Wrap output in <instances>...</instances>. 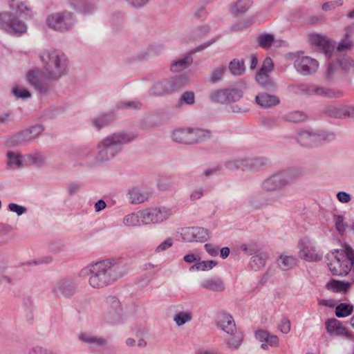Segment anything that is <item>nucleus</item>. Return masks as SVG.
<instances>
[{
	"label": "nucleus",
	"mask_w": 354,
	"mask_h": 354,
	"mask_svg": "<svg viewBox=\"0 0 354 354\" xmlns=\"http://www.w3.org/2000/svg\"><path fill=\"white\" fill-rule=\"evenodd\" d=\"M38 57L41 70H29L26 73V80L39 95H46L52 91L51 83L58 82L68 74L70 62L64 53L54 48L41 50Z\"/></svg>",
	"instance_id": "f257e3e1"
},
{
	"label": "nucleus",
	"mask_w": 354,
	"mask_h": 354,
	"mask_svg": "<svg viewBox=\"0 0 354 354\" xmlns=\"http://www.w3.org/2000/svg\"><path fill=\"white\" fill-rule=\"evenodd\" d=\"M136 136L125 131H118L103 138L95 146L93 155V165H104L114 159Z\"/></svg>",
	"instance_id": "f03ea898"
},
{
	"label": "nucleus",
	"mask_w": 354,
	"mask_h": 354,
	"mask_svg": "<svg viewBox=\"0 0 354 354\" xmlns=\"http://www.w3.org/2000/svg\"><path fill=\"white\" fill-rule=\"evenodd\" d=\"M118 266L113 260H104L92 263L81 269L79 277L85 279L88 277L89 286L95 289H102L113 284L122 274L118 273Z\"/></svg>",
	"instance_id": "7ed1b4c3"
},
{
	"label": "nucleus",
	"mask_w": 354,
	"mask_h": 354,
	"mask_svg": "<svg viewBox=\"0 0 354 354\" xmlns=\"http://www.w3.org/2000/svg\"><path fill=\"white\" fill-rule=\"evenodd\" d=\"M12 11H3L0 12V29L9 34H21L26 31L27 26L18 17L27 7L22 3L15 2L14 0L10 3Z\"/></svg>",
	"instance_id": "20e7f679"
},
{
	"label": "nucleus",
	"mask_w": 354,
	"mask_h": 354,
	"mask_svg": "<svg viewBox=\"0 0 354 354\" xmlns=\"http://www.w3.org/2000/svg\"><path fill=\"white\" fill-rule=\"evenodd\" d=\"M327 265L334 275H346L349 271L354 272V252L347 246L344 251L335 250L326 256Z\"/></svg>",
	"instance_id": "39448f33"
},
{
	"label": "nucleus",
	"mask_w": 354,
	"mask_h": 354,
	"mask_svg": "<svg viewBox=\"0 0 354 354\" xmlns=\"http://www.w3.org/2000/svg\"><path fill=\"white\" fill-rule=\"evenodd\" d=\"M187 83V78L183 75L163 80L153 86L151 93L155 95L169 94L181 88Z\"/></svg>",
	"instance_id": "423d86ee"
},
{
	"label": "nucleus",
	"mask_w": 354,
	"mask_h": 354,
	"mask_svg": "<svg viewBox=\"0 0 354 354\" xmlns=\"http://www.w3.org/2000/svg\"><path fill=\"white\" fill-rule=\"evenodd\" d=\"M47 24L55 30L65 32L74 27L75 19L72 12L64 11L50 15L47 17Z\"/></svg>",
	"instance_id": "0eeeda50"
},
{
	"label": "nucleus",
	"mask_w": 354,
	"mask_h": 354,
	"mask_svg": "<svg viewBox=\"0 0 354 354\" xmlns=\"http://www.w3.org/2000/svg\"><path fill=\"white\" fill-rule=\"evenodd\" d=\"M173 214L172 209L167 207H158L141 211L143 225L160 223L167 221Z\"/></svg>",
	"instance_id": "6e6552de"
},
{
	"label": "nucleus",
	"mask_w": 354,
	"mask_h": 354,
	"mask_svg": "<svg viewBox=\"0 0 354 354\" xmlns=\"http://www.w3.org/2000/svg\"><path fill=\"white\" fill-rule=\"evenodd\" d=\"M104 319L109 323L120 322L122 317V307L120 300L113 295H109L104 299Z\"/></svg>",
	"instance_id": "1a4fd4ad"
},
{
	"label": "nucleus",
	"mask_w": 354,
	"mask_h": 354,
	"mask_svg": "<svg viewBox=\"0 0 354 354\" xmlns=\"http://www.w3.org/2000/svg\"><path fill=\"white\" fill-rule=\"evenodd\" d=\"M296 176L293 171H283L270 176L267 179V190L279 189L293 182Z\"/></svg>",
	"instance_id": "9d476101"
},
{
	"label": "nucleus",
	"mask_w": 354,
	"mask_h": 354,
	"mask_svg": "<svg viewBox=\"0 0 354 354\" xmlns=\"http://www.w3.org/2000/svg\"><path fill=\"white\" fill-rule=\"evenodd\" d=\"M181 236L186 242H205L211 238V233L204 227H190L183 229Z\"/></svg>",
	"instance_id": "9b49d317"
},
{
	"label": "nucleus",
	"mask_w": 354,
	"mask_h": 354,
	"mask_svg": "<svg viewBox=\"0 0 354 354\" xmlns=\"http://www.w3.org/2000/svg\"><path fill=\"white\" fill-rule=\"evenodd\" d=\"M296 70L304 75H311L317 71V61L308 56H298L294 62Z\"/></svg>",
	"instance_id": "f8f14e48"
},
{
	"label": "nucleus",
	"mask_w": 354,
	"mask_h": 354,
	"mask_svg": "<svg viewBox=\"0 0 354 354\" xmlns=\"http://www.w3.org/2000/svg\"><path fill=\"white\" fill-rule=\"evenodd\" d=\"M51 290L56 297L69 298L75 293L76 286L71 279H63L57 282Z\"/></svg>",
	"instance_id": "ddd939ff"
},
{
	"label": "nucleus",
	"mask_w": 354,
	"mask_h": 354,
	"mask_svg": "<svg viewBox=\"0 0 354 354\" xmlns=\"http://www.w3.org/2000/svg\"><path fill=\"white\" fill-rule=\"evenodd\" d=\"M43 131L44 128L41 125L32 126L14 135L11 138V143L13 145H21L35 138Z\"/></svg>",
	"instance_id": "4468645a"
},
{
	"label": "nucleus",
	"mask_w": 354,
	"mask_h": 354,
	"mask_svg": "<svg viewBox=\"0 0 354 354\" xmlns=\"http://www.w3.org/2000/svg\"><path fill=\"white\" fill-rule=\"evenodd\" d=\"M299 255L301 258L308 261H316L322 259L312 241L308 239H303L299 242Z\"/></svg>",
	"instance_id": "2eb2a0df"
},
{
	"label": "nucleus",
	"mask_w": 354,
	"mask_h": 354,
	"mask_svg": "<svg viewBox=\"0 0 354 354\" xmlns=\"http://www.w3.org/2000/svg\"><path fill=\"white\" fill-rule=\"evenodd\" d=\"M79 339L87 344L92 352H98L101 348L107 346V339L94 335L90 333H81L78 335Z\"/></svg>",
	"instance_id": "dca6fc26"
},
{
	"label": "nucleus",
	"mask_w": 354,
	"mask_h": 354,
	"mask_svg": "<svg viewBox=\"0 0 354 354\" xmlns=\"http://www.w3.org/2000/svg\"><path fill=\"white\" fill-rule=\"evenodd\" d=\"M326 330L332 336L351 337V334L346 327L335 319H329L326 322Z\"/></svg>",
	"instance_id": "f3484780"
},
{
	"label": "nucleus",
	"mask_w": 354,
	"mask_h": 354,
	"mask_svg": "<svg viewBox=\"0 0 354 354\" xmlns=\"http://www.w3.org/2000/svg\"><path fill=\"white\" fill-rule=\"evenodd\" d=\"M326 113L329 116L338 118L354 117V108L345 106H330L326 109Z\"/></svg>",
	"instance_id": "a211bd4d"
},
{
	"label": "nucleus",
	"mask_w": 354,
	"mask_h": 354,
	"mask_svg": "<svg viewBox=\"0 0 354 354\" xmlns=\"http://www.w3.org/2000/svg\"><path fill=\"white\" fill-rule=\"evenodd\" d=\"M217 326L227 334L234 333L236 330L235 322L230 314H221L217 321Z\"/></svg>",
	"instance_id": "6ab92c4d"
},
{
	"label": "nucleus",
	"mask_w": 354,
	"mask_h": 354,
	"mask_svg": "<svg viewBox=\"0 0 354 354\" xmlns=\"http://www.w3.org/2000/svg\"><path fill=\"white\" fill-rule=\"evenodd\" d=\"M297 139L301 145L306 147H313L317 145L319 136L310 131H301L298 133Z\"/></svg>",
	"instance_id": "aec40b11"
},
{
	"label": "nucleus",
	"mask_w": 354,
	"mask_h": 354,
	"mask_svg": "<svg viewBox=\"0 0 354 354\" xmlns=\"http://www.w3.org/2000/svg\"><path fill=\"white\" fill-rule=\"evenodd\" d=\"M127 196L131 204H140L147 201L151 194L138 187H133L128 191Z\"/></svg>",
	"instance_id": "412c9836"
},
{
	"label": "nucleus",
	"mask_w": 354,
	"mask_h": 354,
	"mask_svg": "<svg viewBox=\"0 0 354 354\" xmlns=\"http://www.w3.org/2000/svg\"><path fill=\"white\" fill-rule=\"evenodd\" d=\"M189 129V145L196 144L209 140L211 132L209 130L195 128Z\"/></svg>",
	"instance_id": "4be33fe9"
},
{
	"label": "nucleus",
	"mask_w": 354,
	"mask_h": 354,
	"mask_svg": "<svg viewBox=\"0 0 354 354\" xmlns=\"http://www.w3.org/2000/svg\"><path fill=\"white\" fill-rule=\"evenodd\" d=\"M200 286L214 292H222L225 288L223 280L218 277L205 279L201 283Z\"/></svg>",
	"instance_id": "5701e85b"
},
{
	"label": "nucleus",
	"mask_w": 354,
	"mask_h": 354,
	"mask_svg": "<svg viewBox=\"0 0 354 354\" xmlns=\"http://www.w3.org/2000/svg\"><path fill=\"white\" fill-rule=\"evenodd\" d=\"M265 160L263 157L243 159V171L257 172L263 169Z\"/></svg>",
	"instance_id": "b1692460"
},
{
	"label": "nucleus",
	"mask_w": 354,
	"mask_h": 354,
	"mask_svg": "<svg viewBox=\"0 0 354 354\" xmlns=\"http://www.w3.org/2000/svg\"><path fill=\"white\" fill-rule=\"evenodd\" d=\"M314 95L328 98H337L343 95V91L337 88H330L321 86H314Z\"/></svg>",
	"instance_id": "393cba45"
},
{
	"label": "nucleus",
	"mask_w": 354,
	"mask_h": 354,
	"mask_svg": "<svg viewBox=\"0 0 354 354\" xmlns=\"http://www.w3.org/2000/svg\"><path fill=\"white\" fill-rule=\"evenodd\" d=\"M243 341V335L241 332L236 330L234 333L227 334L225 337L227 346L230 349L236 350L239 348Z\"/></svg>",
	"instance_id": "a878e982"
},
{
	"label": "nucleus",
	"mask_w": 354,
	"mask_h": 354,
	"mask_svg": "<svg viewBox=\"0 0 354 354\" xmlns=\"http://www.w3.org/2000/svg\"><path fill=\"white\" fill-rule=\"evenodd\" d=\"M279 268L284 271L292 269L297 264V259L292 255L281 254L277 260Z\"/></svg>",
	"instance_id": "bb28decb"
},
{
	"label": "nucleus",
	"mask_w": 354,
	"mask_h": 354,
	"mask_svg": "<svg viewBox=\"0 0 354 354\" xmlns=\"http://www.w3.org/2000/svg\"><path fill=\"white\" fill-rule=\"evenodd\" d=\"M24 160L30 164H33L38 167H41L46 164L45 156L40 152L36 151L32 153L23 156Z\"/></svg>",
	"instance_id": "cd10ccee"
},
{
	"label": "nucleus",
	"mask_w": 354,
	"mask_h": 354,
	"mask_svg": "<svg viewBox=\"0 0 354 354\" xmlns=\"http://www.w3.org/2000/svg\"><path fill=\"white\" fill-rule=\"evenodd\" d=\"M192 62L193 59L190 55L185 56L182 58L174 61V62L171 64V70L173 72L181 71L190 66Z\"/></svg>",
	"instance_id": "c85d7f7f"
},
{
	"label": "nucleus",
	"mask_w": 354,
	"mask_h": 354,
	"mask_svg": "<svg viewBox=\"0 0 354 354\" xmlns=\"http://www.w3.org/2000/svg\"><path fill=\"white\" fill-rule=\"evenodd\" d=\"M229 70L234 76L242 75L245 71L244 60L232 59L229 64Z\"/></svg>",
	"instance_id": "c756f323"
},
{
	"label": "nucleus",
	"mask_w": 354,
	"mask_h": 354,
	"mask_svg": "<svg viewBox=\"0 0 354 354\" xmlns=\"http://www.w3.org/2000/svg\"><path fill=\"white\" fill-rule=\"evenodd\" d=\"M172 139L178 142L189 145V129H180L173 131Z\"/></svg>",
	"instance_id": "7c9ffc66"
},
{
	"label": "nucleus",
	"mask_w": 354,
	"mask_h": 354,
	"mask_svg": "<svg viewBox=\"0 0 354 354\" xmlns=\"http://www.w3.org/2000/svg\"><path fill=\"white\" fill-rule=\"evenodd\" d=\"M351 283L348 282L333 279L328 282L326 286L328 290L333 292H344L348 289Z\"/></svg>",
	"instance_id": "2f4dec72"
},
{
	"label": "nucleus",
	"mask_w": 354,
	"mask_h": 354,
	"mask_svg": "<svg viewBox=\"0 0 354 354\" xmlns=\"http://www.w3.org/2000/svg\"><path fill=\"white\" fill-rule=\"evenodd\" d=\"M123 224L128 227H136L142 224L141 211L125 216L123 218Z\"/></svg>",
	"instance_id": "473e14b6"
},
{
	"label": "nucleus",
	"mask_w": 354,
	"mask_h": 354,
	"mask_svg": "<svg viewBox=\"0 0 354 354\" xmlns=\"http://www.w3.org/2000/svg\"><path fill=\"white\" fill-rule=\"evenodd\" d=\"M8 158V166L12 168H20L23 167V156L13 151H8L6 154Z\"/></svg>",
	"instance_id": "72a5a7b5"
},
{
	"label": "nucleus",
	"mask_w": 354,
	"mask_h": 354,
	"mask_svg": "<svg viewBox=\"0 0 354 354\" xmlns=\"http://www.w3.org/2000/svg\"><path fill=\"white\" fill-rule=\"evenodd\" d=\"M226 103L236 102L243 97V92L237 88H225Z\"/></svg>",
	"instance_id": "f704fd0d"
},
{
	"label": "nucleus",
	"mask_w": 354,
	"mask_h": 354,
	"mask_svg": "<svg viewBox=\"0 0 354 354\" xmlns=\"http://www.w3.org/2000/svg\"><path fill=\"white\" fill-rule=\"evenodd\" d=\"M306 118V115L305 113L299 111H290L284 115L286 120L294 123L303 122Z\"/></svg>",
	"instance_id": "c9c22d12"
},
{
	"label": "nucleus",
	"mask_w": 354,
	"mask_h": 354,
	"mask_svg": "<svg viewBox=\"0 0 354 354\" xmlns=\"http://www.w3.org/2000/svg\"><path fill=\"white\" fill-rule=\"evenodd\" d=\"M218 265L217 261L215 260H209V261H199L195 265L192 266L190 268V270H197L201 271H207L212 269L215 266Z\"/></svg>",
	"instance_id": "e433bc0d"
},
{
	"label": "nucleus",
	"mask_w": 354,
	"mask_h": 354,
	"mask_svg": "<svg viewBox=\"0 0 354 354\" xmlns=\"http://www.w3.org/2000/svg\"><path fill=\"white\" fill-rule=\"evenodd\" d=\"M195 102V95L192 91L184 92L178 102L177 106L178 108L182 107L183 105H192Z\"/></svg>",
	"instance_id": "4c0bfd02"
},
{
	"label": "nucleus",
	"mask_w": 354,
	"mask_h": 354,
	"mask_svg": "<svg viewBox=\"0 0 354 354\" xmlns=\"http://www.w3.org/2000/svg\"><path fill=\"white\" fill-rule=\"evenodd\" d=\"M111 118L106 114H102L92 120L93 127L97 130H100L103 127L109 124L111 122Z\"/></svg>",
	"instance_id": "58836bf2"
},
{
	"label": "nucleus",
	"mask_w": 354,
	"mask_h": 354,
	"mask_svg": "<svg viewBox=\"0 0 354 354\" xmlns=\"http://www.w3.org/2000/svg\"><path fill=\"white\" fill-rule=\"evenodd\" d=\"M192 319V313L191 312L181 311L176 314L174 317V321L176 324L178 326H183L187 322H190Z\"/></svg>",
	"instance_id": "ea45409f"
},
{
	"label": "nucleus",
	"mask_w": 354,
	"mask_h": 354,
	"mask_svg": "<svg viewBox=\"0 0 354 354\" xmlns=\"http://www.w3.org/2000/svg\"><path fill=\"white\" fill-rule=\"evenodd\" d=\"M353 306L345 303L339 304L335 308V315L337 317H345L352 313Z\"/></svg>",
	"instance_id": "a19ab883"
},
{
	"label": "nucleus",
	"mask_w": 354,
	"mask_h": 354,
	"mask_svg": "<svg viewBox=\"0 0 354 354\" xmlns=\"http://www.w3.org/2000/svg\"><path fill=\"white\" fill-rule=\"evenodd\" d=\"M352 35L353 31L351 30H348L345 35V37L342 39L337 46V50L339 51L348 50L353 47V41L351 40Z\"/></svg>",
	"instance_id": "79ce46f5"
},
{
	"label": "nucleus",
	"mask_w": 354,
	"mask_h": 354,
	"mask_svg": "<svg viewBox=\"0 0 354 354\" xmlns=\"http://www.w3.org/2000/svg\"><path fill=\"white\" fill-rule=\"evenodd\" d=\"M209 99L213 102L225 104V89H218L212 91L209 93Z\"/></svg>",
	"instance_id": "37998d69"
},
{
	"label": "nucleus",
	"mask_w": 354,
	"mask_h": 354,
	"mask_svg": "<svg viewBox=\"0 0 354 354\" xmlns=\"http://www.w3.org/2000/svg\"><path fill=\"white\" fill-rule=\"evenodd\" d=\"M256 21L255 17H250L246 19H243L239 21L234 23L231 29L234 31L239 30L245 28L249 27Z\"/></svg>",
	"instance_id": "c03bdc74"
},
{
	"label": "nucleus",
	"mask_w": 354,
	"mask_h": 354,
	"mask_svg": "<svg viewBox=\"0 0 354 354\" xmlns=\"http://www.w3.org/2000/svg\"><path fill=\"white\" fill-rule=\"evenodd\" d=\"M266 263V259L264 255L256 254L252 256L250 261V266L254 270H258L264 267Z\"/></svg>",
	"instance_id": "a18cd8bd"
},
{
	"label": "nucleus",
	"mask_w": 354,
	"mask_h": 354,
	"mask_svg": "<svg viewBox=\"0 0 354 354\" xmlns=\"http://www.w3.org/2000/svg\"><path fill=\"white\" fill-rule=\"evenodd\" d=\"M251 0H238L233 7V12L243 13L248 10L252 6Z\"/></svg>",
	"instance_id": "49530a36"
},
{
	"label": "nucleus",
	"mask_w": 354,
	"mask_h": 354,
	"mask_svg": "<svg viewBox=\"0 0 354 354\" xmlns=\"http://www.w3.org/2000/svg\"><path fill=\"white\" fill-rule=\"evenodd\" d=\"M225 167L230 171L241 169L243 167V159H230L225 162Z\"/></svg>",
	"instance_id": "de8ad7c7"
},
{
	"label": "nucleus",
	"mask_w": 354,
	"mask_h": 354,
	"mask_svg": "<svg viewBox=\"0 0 354 354\" xmlns=\"http://www.w3.org/2000/svg\"><path fill=\"white\" fill-rule=\"evenodd\" d=\"M7 260L4 254L0 253V283L6 282L10 283L11 282L10 278L3 274V272L6 268Z\"/></svg>",
	"instance_id": "09e8293b"
},
{
	"label": "nucleus",
	"mask_w": 354,
	"mask_h": 354,
	"mask_svg": "<svg viewBox=\"0 0 354 354\" xmlns=\"http://www.w3.org/2000/svg\"><path fill=\"white\" fill-rule=\"evenodd\" d=\"M241 249L248 255L257 254L260 250L259 245L256 242H250L241 245Z\"/></svg>",
	"instance_id": "8fccbe9b"
},
{
	"label": "nucleus",
	"mask_w": 354,
	"mask_h": 354,
	"mask_svg": "<svg viewBox=\"0 0 354 354\" xmlns=\"http://www.w3.org/2000/svg\"><path fill=\"white\" fill-rule=\"evenodd\" d=\"M225 68H226L225 66H219L214 68L212 72L211 77H210V81L212 83H216V82L220 81L223 76Z\"/></svg>",
	"instance_id": "3c124183"
},
{
	"label": "nucleus",
	"mask_w": 354,
	"mask_h": 354,
	"mask_svg": "<svg viewBox=\"0 0 354 354\" xmlns=\"http://www.w3.org/2000/svg\"><path fill=\"white\" fill-rule=\"evenodd\" d=\"M210 27L208 25L198 26L193 32V39L196 40L202 38L209 32Z\"/></svg>",
	"instance_id": "603ef678"
},
{
	"label": "nucleus",
	"mask_w": 354,
	"mask_h": 354,
	"mask_svg": "<svg viewBox=\"0 0 354 354\" xmlns=\"http://www.w3.org/2000/svg\"><path fill=\"white\" fill-rule=\"evenodd\" d=\"M334 223L337 231L342 234L347 227V225L344 223V219L342 216L335 215L334 216Z\"/></svg>",
	"instance_id": "864d4df0"
},
{
	"label": "nucleus",
	"mask_w": 354,
	"mask_h": 354,
	"mask_svg": "<svg viewBox=\"0 0 354 354\" xmlns=\"http://www.w3.org/2000/svg\"><path fill=\"white\" fill-rule=\"evenodd\" d=\"M174 244L173 239L169 237L160 243L155 249V252L157 253L164 252L170 248Z\"/></svg>",
	"instance_id": "5fc2aeb1"
},
{
	"label": "nucleus",
	"mask_w": 354,
	"mask_h": 354,
	"mask_svg": "<svg viewBox=\"0 0 354 354\" xmlns=\"http://www.w3.org/2000/svg\"><path fill=\"white\" fill-rule=\"evenodd\" d=\"M255 79L257 82L264 87L266 86V64L263 62L259 72L256 75Z\"/></svg>",
	"instance_id": "6e6d98bb"
},
{
	"label": "nucleus",
	"mask_w": 354,
	"mask_h": 354,
	"mask_svg": "<svg viewBox=\"0 0 354 354\" xmlns=\"http://www.w3.org/2000/svg\"><path fill=\"white\" fill-rule=\"evenodd\" d=\"M310 41L318 47H324L326 43L325 39L318 34L310 35Z\"/></svg>",
	"instance_id": "4d7b16f0"
},
{
	"label": "nucleus",
	"mask_w": 354,
	"mask_h": 354,
	"mask_svg": "<svg viewBox=\"0 0 354 354\" xmlns=\"http://www.w3.org/2000/svg\"><path fill=\"white\" fill-rule=\"evenodd\" d=\"M343 5L342 0H334L329 2L324 3L322 8L324 11H329L334 10Z\"/></svg>",
	"instance_id": "13d9d810"
},
{
	"label": "nucleus",
	"mask_w": 354,
	"mask_h": 354,
	"mask_svg": "<svg viewBox=\"0 0 354 354\" xmlns=\"http://www.w3.org/2000/svg\"><path fill=\"white\" fill-rule=\"evenodd\" d=\"M263 193H256L252 196L250 203L252 206L259 208L260 205H263Z\"/></svg>",
	"instance_id": "bf43d9fd"
},
{
	"label": "nucleus",
	"mask_w": 354,
	"mask_h": 354,
	"mask_svg": "<svg viewBox=\"0 0 354 354\" xmlns=\"http://www.w3.org/2000/svg\"><path fill=\"white\" fill-rule=\"evenodd\" d=\"M283 44V41L279 39H276L274 35L267 34V48L270 47L279 48Z\"/></svg>",
	"instance_id": "052dcab7"
},
{
	"label": "nucleus",
	"mask_w": 354,
	"mask_h": 354,
	"mask_svg": "<svg viewBox=\"0 0 354 354\" xmlns=\"http://www.w3.org/2000/svg\"><path fill=\"white\" fill-rule=\"evenodd\" d=\"M279 330L283 334H288L290 331L291 324L290 322L287 318L281 319L280 324L278 326Z\"/></svg>",
	"instance_id": "680f3d73"
},
{
	"label": "nucleus",
	"mask_w": 354,
	"mask_h": 354,
	"mask_svg": "<svg viewBox=\"0 0 354 354\" xmlns=\"http://www.w3.org/2000/svg\"><path fill=\"white\" fill-rule=\"evenodd\" d=\"M141 106L142 104L138 101L122 102L118 105V108L120 109H140Z\"/></svg>",
	"instance_id": "e2e57ef3"
},
{
	"label": "nucleus",
	"mask_w": 354,
	"mask_h": 354,
	"mask_svg": "<svg viewBox=\"0 0 354 354\" xmlns=\"http://www.w3.org/2000/svg\"><path fill=\"white\" fill-rule=\"evenodd\" d=\"M12 93L16 97L20 98H28L31 96L30 93L26 88H14L12 89Z\"/></svg>",
	"instance_id": "0e129e2a"
},
{
	"label": "nucleus",
	"mask_w": 354,
	"mask_h": 354,
	"mask_svg": "<svg viewBox=\"0 0 354 354\" xmlns=\"http://www.w3.org/2000/svg\"><path fill=\"white\" fill-rule=\"evenodd\" d=\"M280 340L278 336L267 333V346L278 347L279 346Z\"/></svg>",
	"instance_id": "69168bd1"
},
{
	"label": "nucleus",
	"mask_w": 354,
	"mask_h": 354,
	"mask_svg": "<svg viewBox=\"0 0 354 354\" xmlns=\"http://www.w3.org/2000/svg\"><path fill=\"white\" fill-rule=\"evenodd\" d=\"M314 86L315 85L310 86L308 84H301L298 86L299 91H297L298 93L308 95H314Z\"/></svg>",
	"instance_id": "338daca9"
},
{
	"label": "nucleus",
	"mask_w": 354,
	"mask_h": 354,
	"mask_svg": "<svg viewBox=\"0 0 354 354\" xmlns=\"http://www.w3.org/2000/svg\"><path fill=\"white\" fill-rule=\"evenodd\" d=\"M8 209L10 212H15L18 216L22 215L26 212L25 207L16 203H10L8 205Z\"/></svg>",
	"instance_id": "774afa93"
}]
</instances>
